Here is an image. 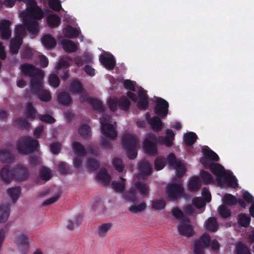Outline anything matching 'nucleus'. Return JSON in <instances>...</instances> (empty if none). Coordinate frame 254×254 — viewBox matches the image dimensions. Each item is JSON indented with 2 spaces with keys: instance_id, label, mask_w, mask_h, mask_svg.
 Listing matches in <instances>:
<instances>
[{
  "instance_id": "26",
  "label": "nucleus",
  "mask_w": 254,
  "mask_h": 254,
  "mask_svg": "<svg viewBox=\"0 0 254 254\" xmlns=\"http://www.w3.org/2000/svg\"><path fill=\"white\" fill-rule=\"evenodd\" d=\"M0 176L1 180L6 183L10 182L14 179L12 169L10 171L8 166H5L2 168Z\"/></svg>"
},
{
  "instance_id": "7",
  "label": "nucleus",
  "mask_w": 254,
  "mask_h": 254,
  "mask_svg": "<svg viewBox=\"0 0 254 254\" xmlns=\"http://www.w3.org/2000/svg\"><path fill=\"white\" fill-rule=\"evenodd\" d=\"M158 138L153 134H148L142 142V150L147 156L154 157L158 154Z\"/></svg>"
},
{
  "instance_id": "22",
  "label": "nucleus",
  "mask_w": 254,
  "mask_h": 254,
  "mask_svg": "<svg viewBox=\"0 0 254 254\" xmlns=\"http://www.w3.org/2000/svg\"><path fill=\"white\" fill-rule=\"evenodd\" d=\"M10 210V206L8 203L0 205V223H4L7 220Z\"/></svg>"
},
{
  "instance_id": "28",
  "label": "nucleus",
  "mask_w": 254,
  "mask_h": 254,
  "mask_svg": "<svg viewBox=\"0 0 254 254\" xmlns=\"http://www.w3.org/2000/svg\"><path fill=\"white\" fill-rule=\"evenodd\" d=\"M112 227L111 223H103L99 225L97 227V234L99 237L102 239L105 238Z\"/></svg>"
},
{
  "instance_id": "38",
  "label": "nucleus",
  "mask_w": 254,
  "mask_h": 254,
  "mask_svg": "<svg viewBox=\"0 0 254 254\" xmlns=\"http://www.w3.org/2000/svg\"><path fill=\"white\" fill-rule=\"evenodd\" d=\"M7 192L12 202L15 203L19 197L21 190L19 187H12L7 189Z\"/></svg>"
},
{
  "instance_id": "13",
  "label": "nucleus",
  "mask_w": 254,
  "mask_h": 254,
  "mask_svg": "<svg viewBox=\"0 0 254 254\" xmlns=\"http://www.w3.org/2000/svg\"><path fill=\"white\" fill-rule=\"evenodd\" d=\"M44 16V13L42 9L39 7L37 4L34 6L27 7L26 11V16L35 20L42 19Z\"/></svg>"
},
{
  "instance_id": "49",
  "label": "nucleus",
  "mask_w": 254,
  "mask_h": 254,
  "mask_svg": "<svg viewBox=\"0 0 254 254\" xmlns=\"http://www.w3.org/2000/svg\"><path fill=\"white\" fill-rule=\"evenodd\" d=\"M86 164L87 168L91 171H95L100 167H103L98 160H87Z\"/></svg>"
},
{
  "instance_id": "35",
  "label": "nucleus",
  "mask_w": 254,
  "mask_h": 254,
  "mask_svg": "<svg viewBox=\"0 0 254 254\" xmlns=\"http://www.w3.org/2000/svg\"><path fill=\"white\" fill-rule=\"evenodd\" d=\"M46 20L47 24L51 28L57 27L59 26L61 23L60 17L56 14L48 15L47 16Z\"/></svg>"
},
{
  "instance_id": "48",
  "label": "nucleus",
  "mask_w": 254,
  "mask_h": 254,
  "mask_svg": "<svg viewBox=\"0 0 254 254\" xmlns=\"http://www.w3.org/2000/svg\"><path fill=\"white\" fill-rule=\"evenodd\" d=\"M58 166V170L61 174L66 175L70 174L71 170L70 168L65 162H60Z\"/></svg>"
},
{
  "instance_id": "25",
  "label": "nucleus",
  "mask_w": 254,
  "mask_h": 254,
  "mask_svg": "<svg viewBox=\"0 0 254 254\" xmlns=\"http://www.w3.org/2000/svg\"><path fill=\"white\" fill-rule=\"evenodd\" d=\"M41 42L47 49H52L57 45L56 39L49 34L45 35L42 37Z\"/></svg>"
},
{
  "instance_id": "17",
  "label": "nucleus",
  "mask_w": 254,
  "mask_h": 254,
  "mask_svg": "<svg viewBox=\"0 0 254 254\" xmlns=\"http://www.w3.org/2000/svg\"><path fill=\"white\" fill-rule=\"evenodd\" d=\"M44 73H42L41 76L37 75L31 78L30 80V90L33 93L36 94L42 89V81Z\"/></svg>"
},
{
  "instance_id": "44",
  "label": "nucleus",
  "mask_w": 254,
  "mask_h": 254,
  "mask_svg": "<svg viewBox=\"0 0 254 254\" xmlns=\"http://www.w3.org/2000/svg\"><path fill=\"white\" fill-rule=\"evenodd\" d=\"M89 103L94 110L100 112L104 111L103 105L101 101L97 99L92 98L90 100Z\"/></svg>"
},
{
  "instance_id": "32",
  "label": "nucleus",
  "mask_w": 254,
  "mask_h": 254,
  "mask_svg": "<svg viewBox=\"0 0 254 254\" xmlns=\"http://www.w3.org/2000/svg\"><path fill=\"white\" fill-rule=\"evenodd\" d=\"M61 44L64 50L68 53L75 52L77 50L76 44L71 40L64 39L62 41Z\"/></svg>"
},
{
  "instance_id": "30",
  "label": "nucleus",
  "mask_w": 254,
  "mask_h": 254,
  "mask_svg": "<svg viewBox=\"0 0 254 254\" xmlns=\"http://www.w3.org/2000/svg\"><path fill=\"white\" fill-rule=\"evenodd\" d=\"M201 186V182L198 176L192 177L188 184L189 190L192 191L198 190Z\"/></svg>"
},
{
  "instance_id": "56",
  "label": "nucleus",
  "mask_w": 254,
  "mask_h": 254,
  "mask_svg": "<svg viewBox=\"0 0 254 254\" xmlns=\"http://www.w3.org/2000/svg\"><path fill=\"white\" fill-rule=\"evenodd\" d=\"M238 222L242 226L248 227L250 222V217L245 214H241L238 216Z\"/></svg>"
},
{
  "instance_id": "61",
  "label": "nucleus",
  "mask_w": 254,
  "mask_h": 254,
  "mask_svg": "<svg viewBox=\"0 0 254 254\" xmlns=\"http://www.w3.org/2000/svg\"><path fill=\"white\" fill-rule=\"evenodd\" d=\"M112 165L118 172H122L125 168V165L122 160H113Z\"/></svg>"
},
{
  "instance_id": "39",
  "label": "nucleus",
  "mask_w": 254,
  "mask_h": 254,
  "mask_svg": "<svg viewBox=\"0 0 254 254\" xmlns=\"http://www.w3.org/2000/svg\"><path fill=\"white\" fill-rule=\"evenodd\" d=\"M81 220L82 216L80 215L76 216L75 217L74 221L71 219L68 220L66 225V228L70 231L73 230L75 227H78L79 226L81 222Z\"/></svg>"
},
{
  "instance_id": "10",
  "label": "nucleus",
  "mask_w": 254,
  "mask_h": 254,
  "mask_svg": "<svg viewBox=\"0 0 254 254\" xmlns=\"http://www.w3.org/2000/svg\"><path fill=\"white\" fill-rule=\"evenodd\" d=\"M14 179L18 182L27 180L29 177V171L27 167L22 164H17L12 168Z\"/></svg>"
},
{
  "instance_id": "52",
  "label": "nucleus",
  "mask_w": 254,
  "mask_h": 254,
  "mask_svg": "<svg viewBox=\"0 0 254 254\" xmlns=\"http://www.w3.org/2000/svg\"><path fill=\"white\" fill-rule=\"evenodd\" d=\"M121 182L114 181L112 183V187L118 192H122L125 189V179L121 177Z\"/></svg>"
},
{
  "instance_id": "46",
  "label": "nucleus",
  "mask_w": 254,
  "mask_h": 254,
  "mask_svg": "<svg viewBox=\"0 0 254 254\" xmlns=\"http://www.w3.org/2000/svg\"><path fill=\"white\" fill-rule=\"evenodd\" d=\"M36 110L33 107L32 103H28L26 106L25 116L27 119L33 120L35 119Z\"/></svg>"
},
{
  "instance_id": "57",
  "label": "nucleus",
  "mask_w": 254,
  "mask_h": 254,
  "mask_svg": "<svg viewBox=\"0 0 254 254\" xmlns=\"http://www.w3.org/2000/svg\"><path fill=\"white\" fill-rule=\"evenodd\" d=\"M222 200L224 202L229 205H235L237 203V199L231 194H226L224 195Z\"/></svg>"
},
{
  "instance_id": "34",
  "label": "nucleus",
  "mask_w": 254,
  "mask_h": 254,
  "mask_svg": "<svg viewBox=\"0 0 254 254\" xmlns=\"http://www.w3.org/2000/svg\"><path fill=\"white\" fill-rule=\"evenodd\" d=\"M69 89L74 93H81L84 90L81 83L77 79H74L70 82Z\"/></svg>"
},
{
  "instance_id": "55",
  "label": "nucleus",
  "mask_w": 254,
  "mask_h": 254,
  "mask_svg": "<svg viewBox=\"0 0 254 254\" xmlns=\"http://www.w3.org/2000/svg\"><path fill=\"white\" fill-rule=\"evenodd\" d=\"M33 50L31 48L26 46L23 49L21 58L27 60H31L33 56Z\"/></svg>"
},
{
  "instance_id": "37",
  "label": "nucleus",
  "mask_w": 254,
  "mask_h": 254,
  "mask_svg": "<svg viewBox=\"0 0 254 254\" xmlns=\"http://www.w3.org/2000/svg\"><path fill=\"white\" fill-rule=\"evenodd\" d=\"M147 207V204L144 201H142L139 203H135L131 205L128 208V210L132 213H139L145 210Z\"/></svg>"
},
{
  "instance_id": "60",
  "label": "nucleus",
  "mask_w": 254,
  "mask_h": 254,
  "mask_svg": "<svg viewBox=\"0 0 254 254\" xmlns=\"http://www.w3.org/2000/svg\"><path fill=\"white\" fill-rule=\"evenodd\" d=\"M49 7L53 10L60 11L62 9L61 3L60 0H50Z\"/></svg>"
},
{
  "instance_id": "6",
  "label": "nucleus",
  "mask_w": 254,
  "mask_h": 254,
  "mask_svg": "<svg viewBox=\"0 0 254 254\" xmlns=\"http://www.w3.org/2000/svg\"><path fill=\"white\" fill-rule=\"evenodd\" d=\"M211 244L213 250H217L219 248L218 242L214 240L210 243V238L208 234H204L194 243V253L195 254H203L204 249Z\"/></svg>"
},
{
  "instance_id": "5",
  "label": "nucleus",
  "mask_w": 254,
  "mask_h": 254,
  "mask_svg": "<svg viewBox=\"0 0 254 254\" xmlns=\"http://www.w3.org/2000/svg\"><path fill=\"white\" fill-rule=\"evenodd\" d=\"M138 140L135 135L131 134H124L122 139V143L127 152L128 159H135L137 155V146Z\"/></svg>"
},
{
  "instance_id": "16",
  "label": "nucleus",
  "mask_w": 254,
  "mask_h": 254,
  "mask_svg": "<svg viewBox=\"0 0 254 254\" xmlns=\"http://www.w3.org/2000/svg\"><path fill=\"white\" fill-rule=\"evenodd\" d=\"M170 169H175L177 171V177H182L186 171L185 165L180 160H168Z\"/></svg>"
},
{
  "instance_id": "31",
  "label": "nucleus",
  "mask_w": 254,
  "mask_h": 254,
  "mask_svg": "<svg viewBox=\"0 0 254 254\" xmlns=\"http://www.w3.org/2000/svg\"><path fill=\"white\" fill-rule=\"evenodd\" d=\"M198 137L195 133L190 131L184 134V141L187 146H191L195 143Z\"/></svg>"
},
{
  "instance_id": "1",
  "label": "nucleus",
  "mask_w": 254,
  "mask_h": 254,
  "mask_svg": "<svg viewBox=\"0 0 254 254\" xmlns=\"http://www.w3.org/2000/svg\"><path fill=\"white\" fill-rule=\"evenodd\" d=\"M213 160H200L205 168H209L216 176L218 186L220 187H230L236 188L238 186L236 177L230 171H225L222 166L212 162ZM218 161V160H215Z\"/></svg>"
},
{
  "instance_id": "36",
  "label": "nucleus",
  "mask_w": 254,
  "mask_h": 254,
  "mask_svg": "<svg viewBox=\"0 0 254 254\" xmlns=\"http://www.w3.org/2000/svg\"><path fill=\"white\" fill-rule=\"evenodd\" d=\"M16 1H23L26 4L27 7L34 6L37 4L35 0H4L3 3L6 7H12L15 4Z\"/></svg>"
},
{
  "instance_id": "42",
  "label": "nucleus",
  "mask_w": 254,
  "mask_h": 254,
  "mask_svg": "<svg viewBox=\"0 0 254 254\" xmlns=\"http://www.w3.org/2000/svg\"><path fill=\"white\" fill-rule=\"evenodd\" d=\"M119 108L123 111H127L129 110L130 102L129 99L126 96H123L118 98Z\"/></svg>"
},
{
  "instance_id": "45",
  "label": "nucleus",
  "mask_w": 254,
  "mask_h": 254,
  "mask_svg": "<svg viewBox=\"0 0 254 254\" xmlns=\"http://www.w3.org/2000/svg\"><path fill=\"white\" fill-rule=\"evenodd\" d=\"M135 187L144 197H147L149 194L148 187L145 184L137 182L135 184Z\"/></svg>"
},
{
  "instance_id": "4",
  "label": "nucleus",
  "mask_w": 254,
  "mask_h": 254,
  "mask_svg": "<svg viewBox=\"0 0 254 254\" xmlns=\"http://www.w3.org/2000/svg\"><path fill=\"white\" fill-rule=\"evenodd\" d=\"M39 148V143L37 140L30 136H24L20 138L16 143V149L18 152L22 154H28L37 151Z\"/></svg>"
},
{
  "instance_id": "64",
  "label": "nucleus",
  "mask_w": 254,
  "mask_h": 254,
  "mask_svg": "<svg viewBox=\"0 0 254 254\" xmlns=\"http://www.w3.org/2000/svg\"><path fill=\"white\" fill-rule=\"evenodd\" d=\"M0 159H14L11 151L7 149L0 148Z\"/></svg>"
},
{
  "instance_id": "27",
  "label": "nucleus",
  "mask_w": 254,
  "mask_h": 254,
  "mask_svg": "<svg viewBox=\"0 0 254 254\" xmlns=\"http://www.w3.org/2000/svg\"><path fill=\"white\" fill-rule=\"evenodd\" d=\"M58 102L64 106H68L72 103V99L70 95L66 92H60L57 96Z\"/></svg>"
},
{
  "instance_id": "54",
  "label": "nucleus",
  "mask_w": 254,
  "mask_h": 254,
  "mask_svg": "<svg viewBox=\"0 0 254 254\" xmlns=\"http://www.w3.org/2000/svg\"><path fill=\"white\" fill-rule=\"evenodd\" d=\"M48 82L50 85L54 88H57L60 84V79L56 74H52L49 76Z\"/></svg>"
},
{
  "instance_id": "43",
  "label": "nucleus",
  "mask_w": 254,
  "mask_h": 254,
  "mask_svg": "<svg viewBox=\"0 0 254 254\" xmlns=\"http://www.w3.org/2000/svg\"><path fill=\"white\" fill-rule=\"evenodd\" d=\"M38 98L43 102H47L52 100V96L49 91L46 89H42L39 93H37Z\"/></svg>"
},
{
  "instance_id": "41",
  "label": "nucleus",
  "mask_w": 254,
  "mask_h": 254,
  "mask_svg": "<svg viewBox=\"0 0 254 254\" xmlns=\"http://www.w3.org/2000/svg\"><path fill=\"white\" fill-rule=\"evenodd\" d=\"M64 35L69 38H76L79 34V31L75 27L67 26L64 30Z\"/></svg>"
},
{
  "instance_id": "47",
  "label": "nucleus",
  "mask_w": 254,
  "mask_h": 254,
  "mask_svg": "<svg viewBox=\"0 0 254 254\" xmlns=\"http://www.w3.org/2000/svg\"><path fill=\"white\" fill-rule=\"evenodd\" d=\"M206 229L209 231L215 232L218 229V224L216 219L214 217H210L208 219L205 225Z\"/></svg>"
},
{
  "instance_id": "3",
  "label": "nucleus",
  "mask_w": 254,
  "mask_h": 254,
  "mask_svg": "<svg viewBox=\"0 0 254 254\" xmlns=\"http://www.w3.org/2000/svg\"><path fill=\"white\" fill-rule=\"evenodd\" d=\"M166 194L170 200H176L181 197L188 198L185 192L182 181L177 178H174L172 183L167 185Z\"/></svg>"
},
{
  "instance_id": "2",
  "label": "nucleus",
  "mask_w": 254,
  "mask_h": 254,
  "mask_svg": "<svg viewBox=\"0 0 254 254\" xmlns=\"http://www.w3.org/2000/svg\"><path fill=\"white\" fill-rule=\"evenodd\" d=\"M173 215L181 220L177 228L179 233L185 237H192L194 234L193 227L190 224L189 218L184 215L183 211L179 208H174L172 210Z\"/></svg>"
},
{
  "instance_id": "50",
  "label": "nucleus",
  "mask_w": 254,
  "mask_h": 254,
  "mask_svg": "<svg viewBox=\"0 0 254 254\" xmlns=\"http://www.w3.org/2000/svg\"><path fill=\"white\" fill-rule=\"evenodd\" d=\"M78 133L83 138H87L90 136V128L88 125L84 124L78 129Z\"/></svg>"
},
{
  "instance_id": "18",
  "label": "nucleus",
  "mask_w": 254,
  "mask_h": 254,
  "mask_svg": "<svg viewBox=\"0 0 254 254\" xmlns=\"http://www.w3.org/2000/svg\"><path fill=\"white\" fill-rule=\"evenodd\" d=\"M166 135L165 137L159 136L157 137L159 139V143L164 144L167 147H170L173 144V140L175 138V134L171 129H167L165 131Z\"/></svg>"
},
{
  "instance_id": "20",
  "label": "nucleus",
  "mask_w": 254,
  "mask_h": 254,
  "mask_svg": "<svg viewBox=\"0 0 254 254\" xmlns=\"http://www.w3.org/2000/svg\"><path fill=\"white\" fill-rule=\"evenodd\" d=\"M23 43L22 38L15 36L10 41L9 51L10 53L15 55L18 53L19 50Z\"/></svg>"
},
{
  "instance_id": "62",
  "label": "nucleus",
  "mask_w": 254,
  "mask_h": 254,
  "mask_svg": "<svg viewBox=\"0 0 254 254\" xmlns=\"http://www.w3.org/2000/svg\"><path fill=\"white\" fill-rule=\"evenodd\" d=\"M15 36L22 38L26 34V28L24 25H19L15 27Z\"/></svg>"
},
{
  "instance_id": "58",
  "label": "nucleus",
  "mask_w": 254,
  "mask_h": 254,
  "mask_svg": "<svg viewBox=\"0 0 254 254\" xmlns=\"http://www.w3.org/2000/svg\"><path fill=\"white\" fill-rule=\"evenodd\" d=\"M107 103L110 110L112 112H115L117 110L118 107H119L118 98L117 97L114 98H110L108 100Z\"/></svg>"
},
{
  "instance_id": "19",
  "label": "nucleus",
  "mask_w": 254,
  "mask_h": 254,
  "mask_svg": "<svg viewBox=\"0 0 254 254\" xmlns=\"http://www.w3.org/2000/svg\"><path fill=\"white\" fill-rule=\"evenodd\" d=\"M99 61L102 64L109 70L114 69L116 64V60L112 55L106 57L103 54H101L99 56Z\"/></svg>"
},
{
  "instance_id": "51",
  "label": "nucleus",
  "mask_w": 254,
  "mask_h": 254,
  "mask_svg": "<svg viewBox=\"0 0 254 254\" xmlns=\"http://www.w3.org/2000/svg\"><path fill=\"white\" fill-rule=\"evenodd\" d=\"M15 126L18 127L23 129H28L30 127V124L24 118H19L15 120Z\"/></svg>"
},
{
  "instance_id": "9",
  "label": "nucleus",
  "mask_w": 254,
  "mask_h": 254,
  "mask_svg": "<svg viewBox=\"0 0 254 254\" xmlns=\"http://www.w3.org/2000/svg\"><path fill=\"white\" fill-rule=\"evenodd\" d=\"M71 147L74 154L78 157H84L88 153L97 156L99 152L98 147L93 145H88L85 147L77 141H73L71 143Z\"/></svg>"
},
{
  "instance_id": "40",
  "label": "nucleus",
  "mask_w": 254,
  "mask_h": 254,
  "mask_svg": "<svg viewBox=\"0 0 254 254\" xmlns=\"http://www.w3.org/2000/svg\"><path fill=\"white\" fill-rule=\"evenodd\" d=\"M39 176L42 180L47 181L52 178V172L49 168L43 166L40 170Z\"/></svg>"
},
{
  "instance_id": "29",
  "label": "nucleus",
  "mask_w": 254,
  "mask_h": 254,
  "mask_svg": "<svg viewBox=\"0 0 254 254\" xmlns=\"http://www.w3.org/2000/svg\"><path fill=\"white\" fill-rule=\"evenodd\" d=\"M201 152L203 156L200 159H220L218 155L207 145L202 147Z\"/></svg>"
},
{
  "instance_id": "8",
  "label": "nucleus",
  "mask_w": 254,
  "mask_h": 254,
  "mask_svg": "<svg viewBox=\"0 0 254 254\" xmlns=\"http://www.w3.org/2000/svg\"><path fill=\"white\" fill-rule=\"evenodd\" d=\"M112 122V117L107 114H103L100 119L101 131L102 134L107 138L115 139L117 136V132Z\"/></svg>"
},
{
  "instance_id": "33",
  "label": "nucleus",
  "mask_w": 254,
  "mask_h": 254,
  "mask_svg": "<svg viewBox=\"0 0 254 254\" xmlns=\"http://www.w3.org/2000/svg\"><path fill=\"white\" fill-rule=\"evenodd\" d=\"M15 242L16 245L21 249H25L28 247V238L26 235L23 234L16 236Z\"/></svg>"
},
{
  "instance_id": "11",
  "label": "nucleus",
  "mask_w": 254,
  "mask_h": 254,
  "mask_svg": "<svg viewBox=\"0 0 254 254\" xmlns=\"http://www.w3.org/2000/svg\"><path fill=\"white\" fill-rule=\"evenodd\" d=\"M154 111L155 114L160 118H165L169 111L168 102L162 98H157L156 100Z\"/></svg>"
},
{
  "instance_id": "21",
  "label": "nucleus",
  "mask_w": 254,
  "mask_h": 254,
  "mask_svg": "<svg viewBox=\"0 0 254 254\" xmlns=\"http://www.w3.org/2000/svg\"><path fill=\"white\" fill-rule=\"evenodd\" d=\"M23 24L28 32L34 34L38 32V23L37 20L28 19L26 17H24L23 18Z\"/></svg>"
},
{
  "instance_id": "63",
  "label": "nucleus",
  "mask_w": 254,
  "mask_h": 254,
  "mask_svg": "<svg viewBox=\"0 0 254 254\" xmlns=\"http://www.w3.org/2000/svg\"><path fill=\"white\" fill-rule=\"evenodd\" d=\"M218 210L219 215L223 218H227L230 216L231 212L230 210L224 205L220 206Z\"/></svg>"
},
{
  "instance_id": "12",
  "label": "nucleus",
  "mask_w": 254,
  "mask_h": 254,
  "mask_svg": "<svg viewBox=\"0 0 254 254\" xmlns=\"http://www.w3.org/2000/svg\"><path fill=\"white\" fill-rule=\"evenodd\" d=\"M20 70L24 75L28 76L31 78L37 75L41 76L42 73H43L41 69L37 68L32 64L27 63L22 64L20 65Z\"/></svg>"
},
{
  "instance_id": "14",
  "label": "nucleus",
  "mask_w": 254,
  "mask_h": 254,
  "mask_svg": "<svg viewBox=\"0 0 254 254\" xmlns=\"http://www.w3.org/2000/svg\"><path fill=\"white\" fill-rule=\"evenodd\" d=\"M11 23L8 20H2L0 22V37L1 39H9L11 36V30L10 28Z\"/></svg>"
},
{
  "instance_id": "15",
  "label": "nucleus",
  "mask_w": 254,
  "mask_h": 254,
  "mask_svg": "<svg viewBox=\"0 0 254 254\" xmlns=\"http://www.w3.org/2000/svg\"><path fill=\"white\" fill-rule=\"evenodd\" d=\"M137 169L139 173L136 176L139 179L140 178L145 179L146 176L150 175L151 174L152 171L151 165L145 160H143L140 162Z\"/></svg>"
},
{
  "instance_id": "23",
  "label": "nucleus",
  "mask_w": 254,
  "mask_h": 254,
  "mask_svg": "<svg viewBox=\"0 0 254 254\" xmlns=\"http://www.w3.org/2000/svg\"><path fill=\"white\" fill-rule=\"evenodd\" d=\"M97 179L98 181L104 185H108L111 181V176L107 171L103 167L100 169L97 175Z\"/></svg>"
},
{
  "instance_id": "59",
  "label": "nucleus",
  "mask_w": 254,
  "mask_h": 254,
  "mask_svg": "<svg viewBox=\"0 0 254 254\" xmlns=\"http://www.w3.org/2000/svg\"><path fill=\"white\" fill-rule=\"evenodd\" d=\"M237 254H251L247 246L242 243H239L236 246Z\"/></svg>"
},
{
  "instance_id": "53",
  "label": "nucleus",
  "mask_w": 254,
  "mask_h": 254,
  "mask_svg": "<svg viewBox=\"0 0 254 254\" xmlns=\"http://www.w3.org/2000/svg\"><path fill=\"white\" fill-rule=\"evenodd\" d=\"M151 207L154 210H161L165 208L166 203L163 199H156L151 201Z\"/></svg>"
},
{
  "instance_id": "24",
  "label": "nucleus",
  "mask_w": 254,
  "mask_h": 254,
  "mask_svg": "<svg viewBox=\"0 0 254 254\" xmlns=\"http://www.w3.org/2000/svg\"><path fill=\"white\" fill-rule=\"evenodd\" d=\"M159 116H153L149 120L148 124L152 130L156 132L160 131L163 127V123Z\"/></svg>"
}]
</instances>
